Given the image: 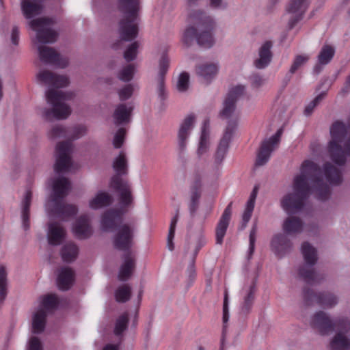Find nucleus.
Here are the masks:
<instances>
[{"mask_svg": "<svg viewBox=\"0 0 350 350\" xmlns=\"http://www.w3.org/2000/svg\"><path fill=\"white\" fill-rule=\"evenodd\" d=\"M21 10L27 18L40 14L42 10L41 0H21Z\"/></svg>", "mask_w": 350, "mask_h": 350, "instance_id": "2f4dec72", "label": "nucleus"}, {"mask_svg": "<svg viewBox=\"0 0 350 350\" xmlns=\"http://www.w3.org/2000/svg\"><path fill=\"white\" fill-rule=\"evenodd\" d=\"M125 134V129L122 128L116 133L113 140V144L116 148H119L122 146L124 143Z\"/></svg>", "mask_w": 350, "mask_h": 350, "instance_id": "13d9d810", "label": "nucleus"}, {"mask_svg": "<svg viewBox=\"0 0 350 350\" xmlns=\"http://www.w3.org/2000/svg\"><path fill=\"white\" fill-rule=\"evenodd\" d=\"M131 293V289L129 285H122L116 291V299L118 302H126L130 299Z\"/></svg>", "mask_w": 350, "mask_h": 350, "instance_id": "a18cd8bd", "label": "nucleus"}, {"mask_svg": "<svg viewBox=\"0 0 350 350\" xmlns=\"http://www.w3.org/2000/svg\"><path fill=\"white\" fill-rule=\"evenodd\" d=\"M258 227L256 223H254L252 227V229L250 230V237H249V241H250V245H249V254L251 256L255 248V242L256 239V234H257Z\"/></svg>", "mask_w": 350, "mask_h": 350, "instance_id": "4d7b16f0", "label": "nucleus"}, {"mask_svg": "<svg viewBox=\"0 0 350 350\" xmlns=\"http://www.w3.org/2000/svg\"><path fill=\"white\" fill-rule=\"evenodd\" d=\"M135 268V259L130 253L124 256V262L120 267L118 273V278L121 281L127 280L131 276L133 270Z\"/></svg>", "mask_w": 350, "mask_h": 350, "instance_id": "e433bc0d", "label": "nucleus"}, {"mask_svg": "<svg viewBox=\"0 0 350 350\" xmlns=\"http://www.w3.org/2000/svg\"><path fill=\"white\" fill-rule=\"evenodd\" d=\"M273 42L267 40L262 44L258 49V57L254 61V66L258 69H264L267 67L272 59Z\"/></svg>", "mask_w": 350, "mask_h": 350, "instance_id": "b1692460", "label": "nucleus"}, {"mask_svg": "<svg viewBox=\"0 0 350 350\" xmlns=\"http://www.w3.org/2000/svg\"><path fill=\"white\" fill-rule=\"evenodd\" d=\"M326 96L325 92H321L319 95H317L314 100H312V102L314 104V105L317 107L318 106L321 102L325 98Z\"/></svg>", "mask_w": 350, "mask_h": 350, "instance_id": "338daca9", "label": "nucleus"}, {"mask_svg": "<svg viewBox=\"0 0 350 350\" xmlns=\"http://www.w3.org/2000/svg\"><path fill=\"white\" fill-rule=\"evenodd\" d=\"M19 40V31L16 27H13L11 34V40L13 44L17 45Z\"/></svg>", "mask_w": 350, "mask_h": 350, "instance_id": "e2e57ef3", "label": "nucleus"}, {"mask_svg": "<svg viewBox=\"0 0 350 350\" xmlns=\"http://www.w3.org/2000/svg\"><path fill=\"white\" fill-rule=\"evenodd\" d=\"M335 50L332 46L329 45H324L321 48L317 56V63L314 66V72L319 74L321 71L323 67L331 62Z\"/></svg>", "mask_w": 350, "mask_h": 350, "instance_id": "c756f323", "label": "nucleus"}, {"mask_svg": "<svg viewBox=\"0 0 350 350\" xmlns=\"http://www.w3.org/2000/svg\"><path fill=\"white\" fill-rule=\"evenodd\" d=\"M316 106L311 101L308 105L306 107L304 110V114L306 116H310L312 111H314Z\"/></svg>", "mask_w": 350, "mask_h": 350, "instance_id": "774afa93", "label": "nucleus"}, {"mask_svg": "<svg viewBox=\"0 0 350 350\" xmlns=\"http://www.w3.org/2000/svg\"><path fill=\"white\" fill-rule=\"evenodd\" d=\"M196 122L193 115L187 116L180 123L177 133L178 150L183 154L187 149L189 136L192 132Z\"/></svg>", "mask_w": 350, "mask_h": 350, "instance_id": "4468645a", "label": "nucleus"}, {"mask_svg": "<svg viewBox=\"0 0 350 350\" xmlns=\"http://www.w3.org/2000/svg\"><path fill=\"white\" fill-rule=\"evenodd\" d=\"M323 176L331 185H338L342 180L340 170L329 163H326L321 170L315 163L305 161L301 165L300 174L294 178L293 192L284 196L281 201L282 208L288 214L300 211L310 194H314L321 201L327 200L330 189L323 181Z\"/></svg>", "mask_w": 350, "mask_h": 350, "instance_id": "f257e3e1", "label": "nucleus"}, {"mask_svg": "<svg viewBox=\"0 0 350 350\" xmlns=\"http://www.w3.org/2000/svg\"><path fill=\"white\" fill-rule=\"evenodd\" d=\"M133 106L129 103H120L116 105L113 118L116 125L129 123L131 119Z\"/></svg>", "mask_w": 350, "mask_h": 350, "instance_id": "393cba45", "label": "nucleus"}, {"mask_svg": "<svg viewBox=\"0 0 350 350\" xmlns=\"http://www.w3.org/2000/svg\"><path fill=\"white\" fill-rule=\"evenodd\" d=\"M232 127L225 128L222 137L217 147L213 157V166L218 168L223 163L228 148L230 141L234 133H232Z\"/></svg>", "mask_w": 350, "mask_h": 350, "instance_id": "dca6fc26", "label": "nucleus"}, {"mask_svg": "<svg viewBox=\"0 0 350 350\" xmlns=\"http://www.w3.org/2000/svg\"><path fill=\"white\" fill-rule=\"evenodd\" d=\"M87 133L86 126L75 125L67 130L68 140L59 142L56 146L55 172L57 176L53 181V194L47 204L50 214L54 217L65 219L75 215L77 212V208L75 206L63 203V199L68 193L71 186L68 179L62 176L61 174L68 172L72 169L71 154L73 150L72 141L81 138Z\"/></svg>", "mask_w": 350, "mask_h": 350, "instance_id": "f03ea898", "label": "nucleus"}, {"mask_svg": "<svg viewBox=\"0 0 350 350\" xmlns=\"http://www.w3.org/2000/svg\"><path fill=\"white\" fill-rule=\"evenodd\" d=\"M74 279L75 273L73 270L68 267H62L59 269L57 275V286L61 290H68L73 284Z\"/></svg>", "mask_w": 350, "mask_h": 350, "instance_id": "473e14b6", "label": "nucleus"}, {"mask_svg": "<svg viewBox=\"0 0 350 350\" xmlns=\"http://www.w3.org/2000/svg\"><path fill=\"white\" fill-rule=\"evenodd\" d=\"M252 86L254 88H260L265 85L266 79L260 75H254L252 78Z\"/></svg>", "mask_w": 350, "mask_h": 350, "instance_id": "052dcab7", "label": "nucleus"}, {"mask_svg": "<svg viewBox=\"0 0 350 350\" xmlns=\"http://www.w3.org/2000/svg\"><path fill=\"white\" fill-rule=\"evenodd\" d=\"M281 135L282 130L279 129L275 134L262 142L256 160V165L262 166L267 163L271 152L279 144Z\"/></svg>", "mask_w": 350, "mask_h": 350, "instance_id": "ddd939ff", "label": "nucleus"}, {"mask_svg": "<svg viewBox=\"0 0 350 350\" xmlns=\"http://www.w3.org/2000/svg\"><path fill=\"white\" fill-rule=\"evenodd\" d=\"M189 18L193 23L188 27L183 35V42L190 46L194 40L204 47L210 48L214 42L213 31L217 27L214 18L206 12L196 10L189 14Z\"/></svg>", "mask_w": 350, "mask_h": 350, "instance_id": "20e7f679", "label": "nucleus"}, {"mask_svg": "<svg viewBox=\"0 0 350 350\" xmlns=\"http://www.w3.org/2000/svg\"><path fill=\"white\" fill-rule=\"evenodd\" d=\"M113 168L116 172L111 181V185L118 191L120 202L124 205H129L132 202V196L130 185L122 180L120 176L125 175L128 172V164L126 155L121 152L113 162Z\"/></svg>", "mask_w": 350, "mask_h": 350, "instance_id": "6e6552de", "label": "nucleus"}, {"mask_svg": "<svg viewBox=\"0 0 350 350\" xmlns=\"http://www.w3.org/2000/svg\"><path fill=\"white\" fill-rule=\"evenodd\" d=\"M336 333L329 345V350H350V329L343 320L337 327Z\"/></svg>", "mask_w": 350, "mask_h": 350, "instance_id": "f8f14e48", "label": "nucleus"}, {"mask_svg": "<svg viewBox=\"0 0 350 350\" xmlns=\"http://www.w3.org/2000/svg\"><path fill=\"white\" fill-rule=\"evenodd\" d=\"M310 57L308 55H297L289 69L291 74H294L297 70H299L303 65H304L309 59Z\"/></svg>", "mask_w": 350, "mask_h": 350, "instance_id": "3c124183", "label": "nucleus"}, {"mask_svg": "<svg viewBox=\"0 0 350 350\" xmlns=\"http://www.w3.org/2000/svg\"><path fill=\"white\" fill-rule=\"evenodd\" d=\"M304 263L298 269L299 275L306 282L314 283L320 280L315 272L314 265L317 261L316 249L308 242H304L301 247Z\"/></svg>", "mask_w": 350, "mask_h": 350, "instance_id": "1a4fd4ad", "label": "nucleus"}, {"mask_svg": "<svg viewBox=\"0 0 350 350\" xmlns=\"http://www.w3.org/2000/svg\"><path fill=\"white\" fill-rule=\"evenodd\" d=\"M326 96L325 92H321L319 95H317L314 100H312V102L314 104V105L317 107L318 106L321 102L325 98Z\"/></svg>", "mask_w": 350, "mask_h": 350, "instance_id": "69168bd1", "label": "nucleus"}, {"mask_svg": "<svg viewBox=\"0 0 350 350\" xmlns=\"http://www.w3.org/2000/svg\"><path fill=\"white\" fill-rule=\"evenodd\" d=\"M133 229L128 225L121 226L114 238V245L121 250H129L132 245Z\"/></svg>", "mask_w": 350, "mask_h": 350, "instance_id": "4be33fe9", "label": "nucleus"}, {"mask_svg": "<svg viewBox=\"0 0 350 350\" xmlns=\"http://www.w3.org/2000/svg\"><path fill=\"white\" fill-rule=\"evenodd\" d=\"M232 214V202L225 208L216 228V243L221 245L226 234Z\"/></svg>", "mask_w": 350, "mask_h": 350, "instance_id": "a878e982", "label": "nucleus"}, {"mask_svg": "<svg viewBox=\"0 0 350 350\" xmlns=\"http://www.w3.org/2000/svg\"><path fill=\"white\" fill-rule=\"evenodd\" d=\"M189 85V75L186 72H181L176 81V89L180 92L187 90Z\"/></svg>", "mask_w": 350, "mask_h": 350, "instance_id": "09e8293b", "label": "nucleus"}, {"mask_svg": "<svg viewBox=\"0 0 350 350\" xmlns=\"http://www.w3.org/2000/svg\"><path fill=\"white\" fill-rule=\"evenodd\" d=\"M75 94L72 92H64L53 88L45 92L46 106L39 108V114L47 122L54 120H62L67 119L72 113L71 107L66 101L72 100Z\"/></svg>", "mask_w": 350, "mask_h": 350, "instance_id": "39448f33", "label": "nucleus"}, {"mask_svg": "<svg viewBox=\"0 0 350 350\" xmlns=\"http://www.w3.org/2000/svg\"><path fill=\"white\" fill-rule=\"evenodd\" d=\"M342 321H334L326 312L319 311L311 317L310 325L321 334L327 335L335 329Z\"/></svg>", "mask_w": 350, "mask_h": 350, "instance_id": "9d476101", "label": "nucleus"}, {"mask_svg": "<svg viewBox=\"0 0 350 350\" xmlns=\"http://www.w3.org/2000/svg\"><path fill=\"white\" fill-rule=\"evenodd\" d=\"M8 273L5 267L0 266V303L6 297L8 293Z\"/></svg>", "mask_w": 350, "mask_h": 350, "instance_id": "c03bdc74", "label": "nucleus"}, {"mask_svg": "<svg viewBox=\"0 0 350 350\" xmlns=\"http://www.w3.org/2000/svg\"><path fill=\"white\" fill-rule=\"evenodd\" d=\"M209 5L215 10H224L227 7V4L224 0H209Z\"/></svg>", "mask_w": 350, "mask_h": 350, "instance_id": "680f3d73", "label": "nucleus"}, {"mask_svg": "<svg viewBox=\"0 0 350 350\" xmlns=\"http://www.w3.org/2000/svg\"><path fill=\"white\" fill-rule=\"evenodd\" d=\"M47 315L48 314L42 310L37 308L35 310L32 315V331L33 333L40 334L44 330Z\"/></svg>", "mask_w": 350, "mask_h": 350, "instance_id": "c9c22d12", "label": "nucleus"}, {"mask_svg": "<svg viewBox=\"0 0 350 350\" xmlns=\"http://www.w3.org/2000/svg\"><path fill=\"white\" fill-rule=\"evenodd\" d=\"M122 213L120 211L111 209L106 211L101 219V228L103 231H112L117 224L121 221Z\"/></svg>", "mask_w": 350, "mask_h": 350, "instance_id": "bb28decb", "label": "nucleus"}, {"mask_svg": "<svg viewBox=\"0 0 350 350\" xmlns=\"http://www.w3.org/2000/svg\"><path fill=\"white\" fill-rule=\"evenodd\" d=\"M72 230L79 239H83L90 237L92 234L90 218L87 215L81 216L75 223Z\"/></svg>", "mask_w": 350, "mask_h": 350, "instance_id": "cd10ccee", "label": "nucleus"}, {"mask_svg": "<svg viewBox=\"0 0 350 350\" xmlns=\"http://www.w3.org/2000/svg\"><path fill=\"white\" fill-rule=\"evenodd\" d=\"M229 319V312H228V291L226 290L224 293V306H223V335H224L226 330V324Z\"/></svg>", "mask_w": 350, "mask_h": 350, "instance_id": "6e6d98bb", "label": "nucleus"}, {"mask_svg": "<svg viewBox=\"0 0 350 350\" xmlns=\"http://www.w3.org/2000/svg\"><path fill=\"white\" fill-rule=\"evenodd\" d=\"M112 202L111 196L107 192L99 191L89 201L92 209H98L109 205Z\"/></svg>", "mask_w": 350, "mask_h": 350, "instance_id": "4c0bfd02", "label": "nucleus"}, {"mask_svg": "<svg viewBox=\"0 0 350 350\" xmlns=\"http://www.w3.org/2000/svg\"><path fill=\"white\" fill-rule=\"evenodd\" d=\"M245 87L243 85H237L232 87L228 92L226 98L237 103V101L244 95Z\"/></svg>", "mask_w": 350, "mask_h": 350, "instance_id": "8fccbe9b", "label": "nucleus"}, {"mask_svg": "<svg viewBox=\"0 0 350 350\" xmlns=\"http://www.w3.org/2000/svg\"><path fill=\"white\" fill-rule=\"evenodd\" d=\"M219 64L217 62H204L196 66V75L205 83H210L217 76Z\"/></svg>", "mask_w": 350, "mask_h": 350, "instance_id": "6ab92c4d", "label": "nucleus"}, {"mask_svg": "<svg viewBox=\"0 0 350 350\" xmlns=\"http://www.w3.org/2000/svg\"><path fill=\"white\" fill-rule=\"evenodd\" d=\"M178 220V211H176V215L171 219V223L169 229V233L167 235V245L169 250L172 251L174 250L173 239L174 237L176 226Z\"/></svg>", "mask_w": 350, "mask_h": 350, "instance_id": "49530a36", "label": "nucleus"}, {"mask_svg": "<svg viewBox=\"0 0 350 350\" xmlns=\"http://www.w3.org/2000/svg\"><path fill=\"white\" fill-rule=\"evenodd\" d=\"M308 5V0H291L289 1L284 15V19L288 21L289 29L293 28L301 20Z\"/></svg>", "mask_w": 350, "mask_h": 350, "instance_id": "9b49d317", "label": "nucleus"}, {"mask_svg": "<svg viewBox=\"0 0 350 350\" xmlns=\"http://www.w3.org/2000/svg\"><path fill=\"white\" fill-rule=\"evenodd\" d=\"M210 148V132L209 121L204 120L202 126L201 135L197 149V155L199 158L202 157L209 150Z\"/></svg>", "mask_w": 350, "mask_h": 350, "instance_id": "7c9ffc66", "label": "nucleus"}, {"mask_svg": "<svg viewBox=\"0 0 350 350\" xmlns=\"http://www.w3.org/2000/svg\"><path fill=\"white\" fill-rule=\"evenodd\" d=\"M38 81L51 88H60L69 84V79L64 75H57L49 70H42L37 75Z\"/></svg>", "mask_w": 350, "mask_h": 350, "instance_id": "aec40b11", "label": "nucleus"}, {"mask_svg": "<svg viewBox=\"0 0 350 350\" xmlns=\"http://www.w3.org/2000/svg\"><path fill=\"white\" fill-rule=\"evenodd\" d=\"M329 133V157L338 165H343L347 156L350 157V122L347 126L342 122L336 121L330 126Z\"/></svg>", "mask_w": 350, "mask_h": 350, "instance_id": "423d86ee", "label": "nucleus"}, {"mask_svg": "<svg viewBox=\"0 0 350 350\" xmlns=\"http://www.w3.org/2000/svg\"><path fill=\"white\" fill-rule=\"evenodd\" d=\"M270 247L275 256L282 258L291 251L293 243L287 235L278 233L273 236L270 242Z\"/></svg>", "mask_w": 350, "mask_h": 350, "instance_id": "a211bd4d", "label": "nucleus"}, {"mask_svg": "<svg viewBox=\"0 0 350 350\" xmlns=\"http://www.w3.org/2000/svg\"><path fill=\"white\" fill-rule=\"evenodd\" d=\"M304 297L307 302H316L324 308H332L338 304V297L329 293H314L310 289L304 291Z\"/></svg>", "mask_w": 350, "mask_h": 350, "instance_id": "2eb2a0df", "label": "nucleus"}, {"mask_svg": "<svg viewBox=\"0 0 350 350\" xmlns=\"http://www.w3.org/2000/svg\"><path fill=\"white\" fill-rule=\"evenodd\" d=\"M47 137L50 139L67 137V129L62 124L53 125L47 132Z\"/></svg>", "mask_w": 350, "mask_h": 350, "instance_id": "37998d69", "label": "nucleus"}, {"mask_svg": "<svg viewBox=\"0 0 350 350\" xmlns=\"http://www.w3.org/2000/svg\"><path fill=\"white\" fill-rule=\"evenodd\" d=\"M202 180L198 175H195L190 186L189 209L191 215L197 211L201 197Z\"/></svg>", "mask_w": 350, "mask_h": 350, "instance_id": "5701e85b", "label": "nucleus"}, {"mask_svg": "<svg viewBox=\"0 0 350 350\" xmlns=\"http://www.w3.org/2000/svg\"><path fill=\"white\" fill-rule=\"evenodd\" d=\"M138 47L139 44L137 42H135L129 46L124 53V57L126 61L131 62L135 59Z\"/></svg>", "mask_w": 350, "mask_h": 350, "instance_id": "5fc2aeb1", "label": "nucleus"}, {"mask_svg": "<svg viewBox=\"0 0 350 350\" xmlns=\"http://www.w3.org/2000/svg\"><path fill=\"white\" fill-rule=\"evenodd\" d=\"M221 118L227 121V126L232 127V133H234L240 118L239 112L236 109V103L226 98L223 104V109L220 112Z\"/></svg>", "mask_w": 350, "mask_h": 350, "instance_id": "f3484780", "label": "nucleus"}, {"mask_svg": "<svg viewBox=\"0 0 350 350\" xmlns=\"http://www.w3.org/2000/svg\"><path fill=\"white\" fill-rule=\"evenodd\" d=\"M133 85L131 84L126 85L124 87L118 89L117 93L119 99L121 101H124L129 99L133 93Z\"/></svg>", "mask_w": 350, "mask_h": 350, "instance_id": "603ef678", "label": "nucleus"}, {"mask_svg": "<svg viewBox=\"0 0 350 350\" xmlns=\"http://www.w3.org/2000/svg\"><path fill=\"white\" fill-rule=\"evenodd\" d=\"M57 304L58 299L57 296L55 295H47L42 297L40 304L37 309L42 310L49 314L56 308Z\"/></svg>", "mask_w": 350, "mask_h": 350, "instance_id": "79ce46f5", "label": "nucleus"}, {"mask_svg": "<svg viewBox=\"0 0 350 350\" xmlns=\"http://www.w3.org/2000/svg\"><path fill=\"white\" fill-rule=\"evenodd\" d=\"M29 24L36 31L35 44L38 46L40 60L59 68L67 66V58L60 57L53 48L43 45L53 43L57 40V33L51 28L53 21L49 18H39L31 20Z\"/></svg>", "mask_w": 350, "mask_h": 350, "instance_id": "7ed1b4c3", "label": "nucleus"}, {"mask_svg": "<svg viewBox=\"0 0 350 350\" xmlns=\"http://www.w3.org/2000/svg\"><path fill=\"white\" fill-rule=\"evenodd\" d=\"M32 199V193L30 190H27L21 201V219L22 227L24 230H27L30 227L29 222V207Z\"/></svg>", "mask_w": 350, "mask_h": 350, "instance_id": "72a5a7b5", "label": "nucleus"}, {"mask_svg": "<svg viewBox=\"0 0 350 350\" xmlns=\"http://www.w3.org/2000/svg\"><path fill=\"white\" fill-rule=\"evenodd\" d=\"M257 196V189L254 188L246 203L245 210L242 215L243 226L245 228L251 219L255 206Z\"/></svg>", "mask_w": 350, "mask_h": 350, "instance_id": "58836bf2", "label": "nucleus"}, {"mask_svg": "<svg viewBox=\"0 0 350 350\" xmlns=\"http://www.w3.org/2000/svg\"><path fill=\"white\" fill-rule=\"evenodd\" d=\"M135 70L134 65L129 64L120 70L118 77L124 82L130 81L133 77Z\"/></svg>", "mask_w": 350, "mask_h": 350, "instance_id": "de8ad7c7", "label": "nucleus"}, {"mask_svg": "<svg viewBox=\"0 0 350 350\" xmlns=\"http://www.w3.org/2000/svg\"><path fill=\"white\" fill-rule=\"evenodd\" d=\"M304 223L302 220L297 217L291 216L286 218L283 224L282 229L288 234H295L302 232Z\"/></svg>", "mask_w": 350, "mask_h": 350, "instance_id": "f704fd0d", "label": "nucleus"}, {"mask_svg": "<svg viewBox=\"0 0 350 350\" xmlns=\"http://www.w3.org/2000/svg\"><path fill=\"white\" fill-rule=\"evenodd\" d=\"M170 66V59L165 54H163L159 62V72L156 78V89L158 96L161 101L165 98V76Z\"/></svg>", "mask_w": 350, "mask_h": 350, "instance_id": "412c9836", "label": "nucleus"}, {"mask_svg": "<svg viewBox=\"0 0 350 350\" xmlns=\"http://www.w3.org/2000/svg\"><path fill=\"white\" fill-rule=\"evenodd\" d=\"M185 1L187 8L188 9H192L200 5L202 0H185Z\"/></svg>", "mask_w": 350, "mask_h": 350, "instance_id": "0e129e2a", "label": "nucleus"}, {"mask_svg": "<svg viewBox=\"0 0 350 350\" xmlns=\"http://www.w3.org/2000/svg\"><path fill=\"white\" fill-rule=\"evenodd\" d=\"M254 292H255V285L252 284L250 285L245 289V295L244 296L243 302L241 306V312L243 314H247L253 305L254 299Z\"/></svg>", "mask_w": 350, "mask_h": 350, "instance_id": "a19ab883", "label": "nucleus"}, {"mask_svg": "<svg viewBox=\"0 0 350 350\" xmlns=\"http://www.w3.org/2000/svg\"><path fill=\"white\" fill-rule=\"evenodd\" d=\"M119 10L124 18L119 25V33L122 40L130 41L135 38L138 33L139 0H118Z\"/></svg>", "mask_w": 350, "mask_h": 350, "instance_id": "0eeeda50", "label": "nucleus"}, {"mask_svg": "<svg viewBox=\"0 0 350 350\" xmlns=\"http://www.w3.org/2000/svg\"><path fill=\"white\" fill-rule=\"evenodd\" d=\"M47 237L49 244L60 245L66 237V230L59 223L51 222L49 225Z\"/></svg>", "mask_w": 350, "mask_h": 350, "instance_id": "c85d7f7f", "label": "nucleus"}, {"mask_svg": "<svg viewBox=\"0 0 350 350\" xmlns=\"http://www.w3.org/2000/svg\"><path fill=\"white\" fill-rule=\"evenodd\" d=\"M79 254L78 247L73 243L70 242L64 245L61 251L63 260L66 262H71L76 260Z\"/></svg>", "mask_w": 350, "mask_h": 350, "instance_id": "ea45409f", "label": "nucleus"}, {"mask_svg": "<svg viewBox=\"0 0 350 350\" xmlns=\"http://www.w3.org/2000/svg\"><path fill=\"white\" fill-rule=\"evenodd\" d=\"M28 350H42V342L38 337L32 336L29 339Z\"/></svg>", "mask_w": 350, "mask_h": 350, "instance_id": "bf43d9fd", "label": "nucleus"}, {"mask_svg": "<svg viewBox=\"0 0 350 350\" xmlns=\"http://www.w3.org/2000/svg\"><path fill=\"white\" fill-rule=\"evenodd\" d=\"M128 314H124L121 315L116 321L114 332L116 335L121 334L127 327Z\"/></svg>", "mask_w": 350, "mask_h": 350, "instance_id": "864d4df0", "label": "nucleus"}]
</instances>
